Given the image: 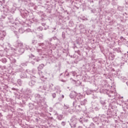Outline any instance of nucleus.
<instances>
[{
  "mask_svg": "<svg viewBox=\"0 0 128 128\" xmlns=\"http://www.w3.org/2000/svg\"><path fill=\"white\" fill-rule=\"evenodd\" d=\"M52 96L53 98H56V93H54L52 94Z\"/></svg>",
  "mask_w": 128,
  "mask_h": 128,
  "instance_id": "obj_1",
  "label": "nucleus"
},
{
  "mask_svg": "<svg viewBox=\"0 0 128 128\" xmlns=\"http://www.w3.org/2000/svg\"><path fill=\"white\" fill-rule=\"evenodd\" d=\"M62 126H66V122H62Z\"/></svg>",
  "mask_w": 128,
  "mask_h": 128,
  "instance_id": "obj_2",
  "label": "nucleus"
},
{
  "mask_svg": "<svg viewBox=\"0 0 128 128\" xmlns=\"http://www.w3.org/2000/svg\"><path fill=\"white\" fill-rule=\"evenodd\" d=\"M62 98H64V96L62 95Z\"/></svg>",
  "mask_w": 128,
  "mask_h": 128,
  "instance_id": "obj_3",
  "label": "nucleus"
}]
</instances>
